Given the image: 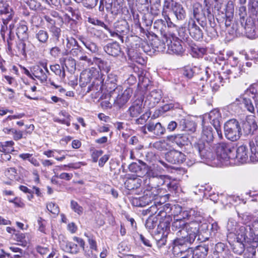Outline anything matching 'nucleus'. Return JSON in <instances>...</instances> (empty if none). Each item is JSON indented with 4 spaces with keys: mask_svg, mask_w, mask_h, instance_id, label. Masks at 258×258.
Wrapping results in <instances>:
<instances>
[{
    "mask_svg": "<svg viewBox=\"0 0 258 258\" xmlns=\"http://www.w3.org/2000/svg\"><path fill=\"white\" fill-rule=\"evenodd\" d=\"M199 229L200 223L197 221H192L189 223H186L185 230L186 234L189 237V239L195 241L196 237L198 236V240L199 238Z\"/></svg>",
    "mask_w": 258,
    "mask_h": 258,
    "instance_id": "obj_20",
    "label": "nucleus"
},
{
    "mask_svg": "<svg viewBox=\"0 0 258 258\" xmlns=\"http://www.w3.org/2000/svg\"><path fill=\"white\" fill-rule=\"evenodd\" d=\"M242 28L241 27L238 21H234L232 23V25L229 26L225 32L227 35L229 36V39H232L235 37L240 36L242 34Z\"/></svg>",
    "mask_w": 258,
    "mask_h": 258,
    "instance_id": "obj_25",
    "label": "nucleus"
},
{
    "mask_svg": "<svg viewBox=\"0 0 258 258\" xmlns=\"http://www.w3.org/2000/svg\"><path fill=\"white\" fill-rule=\"evenodd\" d=\"M224 133L227 140L232 142L238 141L242 135L240 123L235 118L229 119L224 123Z\"/></svg>",
    "mask_w": 258,
    "mask_h": 258,
    "instance_id": "obj_3",
    "label": "nucleus"
},
{
    "mask_svg": "<svg viewBox=\"0 0 258 258\" xmlns=\"http://www.w3.org/2000/svg\"><path fill=\"white\" fill-rule=\"evenodd\" d=\"M246 231L247 229L244 226L239 228L238 231H237L236 239L237 241L251 243V240H257V237H254L250 233L249 234V237H248L246 234Z\"/></svg>",
    "mask_w": 258,
    "mask_h": 258,
    "instance_id": "obj_27",
    "label": "nucleus"
},
{
    "mask_svg": "<svg viewBox=\"0 0 258 258\" xmlns=\"http://www.w3.org/2000/svg\"><path fill=\"white\" fill-rule=\"evenodd\" d=\"M242 102L247 110L252 113H254L255 108L250 99L247 98L245 96L242 98Z\"/></svg>",
    "mask_w": 258,
    "mask_h": 258,
    "instance_id": "obj_47",
    "label": "nucleus"
},
{
    "mask_svg": "<svg viewBox=\"0 0 258 258\" xmlns=\"http://www.w3.org/2000/svg\"><path fill=\"white\" fill-rule=\"evenodd\" d=\"M16 34L20 40H25L28 38V27L25 22L17 25Z\"/></svg>",
    "mask_w": 258,
    "mask_h": 258,
    "instance_id": "obj_34",
    "label": "nucleus"
},
{
    "mask_svg": "<svg viewBox=\"0 0 258 258\" xmlns=\"http://www.w3.org/2000/svg\"><path fill=\"white\" fill-rule=\"evenodd\" d=\"M209 250L208 245L205 243H202L195 247L194 249L192 248L188 247L186 250V252L192 253L191 258H206L208 254Z\"/></svg>",
    "mask_w": 258,
    "mask_h": 258,
    "instance_id": "obj_16",
    "label": "nucleus"
},
{
    "mask_svg": "<svg viewBox=\"0 0 258 258\" xmlns=\"http://www.w3.org/2000/svg\"><path fill=\"white\" fill-rule=\"evenodd\" d=\"M66 47L68 49H72L79 45L77 41L73 37H68Z\"/></svg>",
    "mask_w": 258,
    "mask_h": 258,
    "instance_id": "obj_57",
    "label": "nucleus"
},
{
    "mask_svg": "<svg viewBox=\"0 0 258 258\" xmlns=\"http://www.w3.org/2000/svg\"><path fill=\"white\" fill-rule=\"evenodd\" d=\"M133 90L131 88H127L123 91L122 89L119 93H115L112 92V97L113 99H110L115 105L120 108L123 106L130 99L133 94Z\"/></svg>",
    "mask_w": 258,
    "mask_h": 258,
    "instance_id": "obj_7",
    "label": "nucleus"
},
{
    "mask_svg": "<svg viewBox=\"0 0 258 258\" xmlns=\"http://www.w3.org/2000/svg\"><path fill=\"white\" fill-rule=\"evenodd\" d=\"M144 98L139 96L132 103L127 110L131 118H136V123L138 124L144 123L149 117L147 112H144V105H143Z\"/></svg>",
    "mask_w": 258,
    "mask_h": 258,
    "instance_id": "obj_1",
    "label": "nucleus"
},
{
    "mask_svg": "<svg viewBox=\"0 0 258 258\" xmlns=\"http://www.w3.org/2000/svg\"><path fill=\"white\" fill-rule=\"evenodd\" d=\"M186 222L182 219H175L172 223L171 229L173 231H177L176 234L177 236H180L181 233L186 235V232L185 228L186 226Z\"/></svg>",
    "mask_w": 258,
    "mask_h": 258,
    "instance_id": "obj_26",
    "label": "nucleus"
},
{
    "mask_svg": "<svg viewBox=\"0 0 258 258\" xmlns=\"http://www.w3.org/2000/svg\"><path fill=\"white\" fill-rule=\"evenodd\" d=\"M257 240H251L252 244L246 248L245 255L247 258H253L256 254V248L258 245Z\"/></svg>",
    "mask_w": 258,
    "mask_h": 258,
    "instance_id": "obj_44",
    "label": "nucleus"
},
{
    "mask_svg": "<svg viewBox=\"0 0 258 258\" xmlns=\"http://www.w3.org/2000/svg\"><path fill=\"white\" fill-rule=\"evenodd\" d=\"M194 242V240L189 239V237L186 234L184 235L183 233H181L180 236H178L174 241L175 246H187V244H191Z\"/></svg>",
    "mask_w": 258,
    "mask_h": 258,
    "instance_id": "obj_39",
    "label": "nucleus"
},
{
    "mask_svg": "<svg viewBox=\"0 0 258 258\" xmlns=\"http://www.w3.org/2000/svg\"><path fill=\"white\" fill-rule=\"evenodd\" d=\"M143 25L146 27L151 26L153 23V16L150 13L145 14L142 18Z\"/></svg>",
    "mask_w": 258,
    "mask_h": 258,
    "instance_id": "obj_48",
    "label": "nucleus"
},
{
    "mask_svg": "<svg viewBox=\"0 0 258 258\" xmlns=\"http://www.w3.org/2000/svg\"><path fill=\"white\" fill-rule=\"evenodd\" d=\"M189 48L191 52H192V55H199L200 53L202 52L203 49L200 48L198 45H196L194 43L189 44Z\"/></svg>",
    "mask_w": 258,
    "mask_h": 258,
    "instance_id": "obj_64",
    "label": "nucleus"
},
{
    "mask_svg": "<svg viewBox=\"0 0 258 258\" xmlns=\"http://www.w3.org/2000/svg\"><path fill=\"white\" fill-rule=\"evenodd\" d=\"M49 74V72L47 68L46 63H42V67L35 66L32 68L33 76L39 79L41 83L46 82L47 75Z\"/></svg>",
    "mask_w": 258,
    "mask_h": 258,
    "instance_id": "obj_15",
    "label": "nucleus"
},
{
    "mask_svg": "<svg viewBox=\"0 0 258 258\" xmlns=\"http://www.w3.org/2000/svg\"><path fill=\"white\" fill-rule=\"evenodd\" d=\"M242 34L247 38L253 39L256 35L254 20L251 17H246L245 19L240 21Z\"/></svg>",
    "mask_w": 258,
    "mask_h": 258,
    "instance_id": "obj_8",
    "label": "nucleus"
},
{
    "mask_svg": "<svg viewBox=\"0 0 258 258\" xmlns=\"http://www.w3.org/2000/svg\"><path fill=\"white\" fill-rule=\"evenodd\" d=\"M179 127L182 131H184L192 133L196 131V124L193 121L187 120L185 119H181L179 123Z\"/></svg>",
    "mask_w": 258,
    "mask_h": 258,
    "instance_id": "obj_32",
    "label": "nucleus"
},
{
    "mask_svg": "<svg viewBox=\"0 0 258 258\" xmlns=\"http://www.w3.org/2000/svg\"><path fill=\"white\" fill-rule=\"evenodd\" d=\"M117 76L114 74H109L108 75L107 79L105 81L104 85H102V88L105 87L107 91L112 93L114 92L115 93H119L122 90V86H117Z\"/></svg>",
    "mask_w": 258,
    "mask_h": 258,
    "instance_id": "obj_13",
    "label": "nucleus"
},
{
    "mask_svg": "<svg viewBox=\"0 0 258 258\" xmlns=\"http://www.w3.org/2000/svg\"><path fill=\"white\" fill-rule=\"evenodd\" d=\"M14 239H15L18 242H20L21 243L20 245L23 246H26V241H25V235L24 233H21L20 232H17L15 233H14Z\"/></svg>",
    "mask_w": 258,
    "mask_h": 258,
    "instance_id": "obj_52",
    "label": "nucleus"
},
{
    "mask_svg": "<svg viewBox=\"0 0 258 258\" xmlns=\"http://www.w3.org/2000/svg\"><path fill=\"white\" fill-rule=\"evenodd\" d=\"M34 38L41 44H46L47 42L49 34L48 32L44 30L36 31Z\"/></svg>",
    "mask_w": 258,
    "mask_h": 258,
    "instance_id": "obj_40",
    "label": "nucleus"
},
{
    "mask_svg": "<svg viewBox=\"0 0 258 258\" xmlns=\"http://www.w3.org/2000/svg\"><path fill=\"white\" fill-rule=\"evenodd\" d=\"M125 187L130 190L139 188L141 186V179L139 178L128 179L124 183Z\"/></svg>",
    "mask_w": 258,
    "mask_h": 258,
    "instance_id": "obj_42",
    "label": "nucleus"
},
{
    "mask_svg": "<svg viewBox=\"0 0 258 258\" xmlns=\"http://www.w3.org/2000/svg\"><path fill=\"white\" fill-rule=\"evenodd\" d=\"M71 207L75 213H77L79 215H82L83 213V208L82 207L80 206L77 202L74 200H72L71 202Z\"/></svg>",
    "mask_w": 258,
    "mask_h": 258,
    "instance_id": "obj_51",
    "label": "nucleus"
},
{
    "mask_svg": "<svg viewBox=\"0 0 258 258\" xmlns=\"http://www.w3.org/2000/svg\"><path fill=\"white\" fill-rule=\"evenodd\" d=\"M47 209L53 214H58L59 212L58 206L54 203L51 202L47 205Z\"/></svg>",
    "mask_w": 258,
    "mask_h": 258,
    "instance_id": "obj_59",
    "label": "nucleus"
},
{
    "mask_svg": "<svg viewBox=\"0 0 258 258\" xmlns=\"http://www.w3.org/2000/svg\"><path fill=\"white\" fill-rule=\"evenodd\" d=\"M208 117L210 123L214 127L217 128L221 126L220 121L222 117L219 110L216 109L212 110L209 113Z\"/></svg>",
    "mask_w": 258,
    "mask_h": 258,
    "instance_id": "obj_30",
    "label": "nucleus"
},
{
    "mask_svg": "<svg viewBox=\"0 0 258 258\" xmlns=\"http://www.w3.org/2000/svg\"><path fill=\"white\" fill-rule=\"evenodd\" d=\"M217 21L218 22L220 27H222V24H223V22L224 26L225 27V29L229 27L232 25V23H231V20L230 19V16H227L226 15H225V17L223 18L222 21H221L219 18H217Z\"/></svg>",
    "mask_w": 258,
    "mask_h": 258,
    "instance_id": "obj_55",
    "label": "nucleus"
},
{
    "mask_svg": "<svg viewBox=\"0 0 258 258\" xmlns=\"http://www.w3.org/2000/svg\"><path fill=\"white\" fill-rule=\"evenodd\" d=\"M50 32L51 34V39L56 44L59 41L61 35V29L55 26H51Z\"/></svg>",
    "mask_w": 258,
    "mask_h": 258,
    "instance_id": "obj_45",
    "label": "nucleus"
},
{
    "mask_svg": "<svg viewBox=\"0 0 258 258\" xmlns=\"http://www.w3.org/2000/svg\"><path fill=\"white\" fill-rule=\"evenodd\" d=\"M24 41L25 40H20L17 44V48L20 54L24 56H26V43L24 42Z\"/></svg>",
    "mask_w": 258,
    "mask_h": 258,
    "instance_id": "obj_58",
    "label": "nucleus"
},
{
    "mask_svg": "<svg viewBox=\"0 0 258 258\" xmlns=\"http://www.w3.org/2000/svg\"><path fill=\"white\" fill-rule=\"evenodd\" d=\"M158 196V191L154 190V191L150 190L149 189L144 192V195L141 197H140L141 203L142 207L151 204L152 202L156 200V197Z\"/></svg>",
    "mask_w": 258,
    "mask_h": 258,
    "instance_id": "obj_23",
    "label": "nucleus"
},
{
    "mask_svg": "<svg viewBox=\"0 0 258 258\" xmlns=\"http://www.w3.org/2000/svg\"><path fill=\"white\" fill-rule=\"evenodd\" d=\"M249 147L251 152L250 159L251 161H258V136L255 137V142H249Z\"/></svg>",
    "mask_w": 258,
    "mask_h": 258,
    "instance_id": "obj_37",
    "label": "nucleus"
},
{
    "mask_svg": "<svg viewBox=\"0 0 258 258\" xmlns=\"http://www.w3.org/2000/svg\"><path fill=\"white\" fill-rule=\"evenodd\" d=\"M166 186L169 191L171 192H175L178 188V183L175 180L170 181L169 182L167 181Z\"/></svg>",
    "mask_w": 258,
    "mask_h": 258,
    "instance_id": "obj_50",
    "label": "nucleus"
},
{
    "mask_svg": "<svg viewBox=\"0 0 258 258\" xmlns=\"http://www.w3.org/2000/svg\"><path fill=\"white\" fill-rule=\"evenodd\" d=\"M166 139L167 141L176 144L180 148L188 145L190 142L188 136L184 134L168 136L167 137Z\"/></svg>",
    "mask_w": 258,
    "mask_h": 258,
    "instance_id": "obj_18",
    "label": "nucleus"
},
{
    "mask_svg": "<svg viewBox=\"0 0 258 258\" xmlns=\"http://www.w3.org/2000/svg\"><path fill=\"white\" fill-rule=\"evenodd\" d=\"M236 158L241 163L245 162L248 159L247 149L245 146H239L236 150Z\"/></svg>",
    "mask_w": 258,
    "mask_h": 258,
    "instance_id": "obj_38",
    "label": "nucleus"
},
{
    "mask_svg": "<svg viewBox=\"0 0 258 258\" xmlns=\"http://www.w3.org/2000/svg\"><path fill=\"white\" fill-rule=\"evenodd\" d=\"M14 15L13 8L7 3L3 4V8L0 10V16L5 25H7L12 19Z\"/></svg>",
    "mask_w": 258,
    "mask_h": 258,
    "instance_id": "obj_21",
    "label": "nucleus"
},
{
    "mask_svg": "<svg viewBox=\"0 0 258 258\" xmlns=\"http://www.w3.org/2000/svg\"><path fill=\"white\" fill-rule=\"evenodd\" d=\"M249 93H250L252 95H254L252 96V98L253 99L255 97H257V95L258 96V84H253L251 85L249 88L246 91L244 96L246 94H248Z\"/></svg>",
    "mask_w": 258,
    "mask_h": 258,
    "instance_id": "obj_56",
    "label": "nucleus"
},
{
    "mask_svg": "<svg viewBox=\"0 0 258 258\" xmlns=\"http://www.w3.org/2000/svg\"><path fill=\"white\" fill-rule=\"evenodd\" d=\"M50 69L58 77V79L60 81H62L66 77L65 71L64 68L61 69L60 65L58 64L51 65Z\"/></svg>",
    "mask_w": 258,
    "mask_h": 258,
    "instance_id": "obj_41",
    "label": "nucleus"
},
{
    "mask_svg": "<svg viewBox=\"0 0 258 258\" xmlns=\"http://www.w3.org/2000/svg\"><path fill=\"white\" fill-rule=\"evenodd\" d=\"M251 235H253L254 237H257L258 240V221H255L253 222L252 226L248 228Z\"/></svg>",
    "mask_w": 258,
    "mask_h": 258,
    "instance_id": "obj_60",
    "label": "nucleus"
},
{
    "mask_svg": "<svg viewBox=\"0 0 258 258\" xmlns=\"http://www.w3.org/2000/svg\"><path fill=\"white\" fill-rule=\"evenodd\" d=\"M97 72L94 70H85L83 71L80 77V84L81 87H86V86L92 82V84L88 87L87 92L91 91H96L99 92L102 89V83L100 79L97 78Z\"/></svg>",
    "mask_w": 258,
    "mask_h": 258,
    "instance_id": "obj_2",
    "label": "nucleus"
},
{
    "mask_svg": "<svg viewBox=\"0 0 258 258\" xmlns=\"http://www.w3.org/2000/svg\"><path fill=\"white\" fill-rule=\"evenodd\" d=\"M66 249L70 252L76 254L79 252V248L77 244L72 242H67L66 243Z\"/></svg>",
    "mask_w": 258,
    "mask_h": 258,
    "instance_id": "obj_49",
    "label": "nucleus"
},
{
    "mask_svg": "<svg viewBox=\"0 0 258 258\" xmlns=\"http://www.w3.org/2000/svg\"><path fill=\"white\" fill-rule=\"evenodd\" d=\"M114 30L120 34V36L125 35L129 32V26L125 20H121L114 24Z\"/></svg>",
    "mask_w": 258,
    "mask_h": 258,
    "instance_id": "obj_33",
    "label": "nucleus"
},
{
    "mask_svg": "<svg viewBox=\"0 0 258 258\" xmlns=\"http://www.w3.org/2000/svg\"><path fill=\"white\" fill-rule=\"evenodd\" d=\"M165 128L160 122L152 120H149L142 127V131L144 134H147L148 132H150L156 136H161L165 133Z\"/></svg>",
    "mask_w": 258,
    "mask_h": 258,
    "instance_id": "obj_10",
    "label": "nucleus"
},
{
    "mask_svg": "<svg viewBox=\"0 0 258 258\" xmlns=\"http://www.w3.org/2000/svg\"><path fill=\"white\" fill-rule=\"evenodd\" d=\"M188 33L196 40H200L203 38V33L200 28L196 24L195 21L191 19L188 24Z\"/></svg>",
    "mask_w": 258,
    "mask_h": 258,
    "instance_id": "obj_19",
    "label": "nucleus"
},
{
    "mask_svg": "<svg viewBox=\"0 0 258 258\" xmlns=\"http://www.w3.org/2000/svg\"><path fill=\"white\" fill-rule=\"evenodd\" d=\"M166 43L167 47V53L179 54L182 52L183 48L179 40L172 42V40L167 38Z\"/></svg>",
    "mask_w": 258,
    "mask_h": 258,
    "instance_id": "obj_24",
    "label": "nucleus"
},
{
    "mask_svg": "<svg viewBox=\"0 0 258 258\" xmlns=\"http://www.w3.org/2000/svg\"><path fill=\"white\" fill-rule=\"evenodd\" d=\"M44 0H28L27 4L31 10L35 11H41L45 9L42 6Z\"/></svg>",
    "mask_w": 258,
    "mask_h": 258,
    "instance_id": "obj_43",
    "label": "nucleus"
},
{
    "mask_svg": "<svg viewBox=\"0 0 258 258\" xmlns=\"http://www.w3.org/2000/svg\"><path fill=\"white\" fill-rule=\"evenodd\" d=\"M167 161L171 164H180L185 162L187 165L190 166L195 163V160H187L185 155L182 152L177 150H171L165 154Z\"/></svg>",
    "mask_w": 258,
    "mask_h": 258,
    "instance_id": "obj_6",
    "label": "nucleus"
},
{
    "mask_svg": "<svg viewBox=\"0 0 258 258\" xmlns=\"http://www.w3.org/2000/svg\"><path fill=\"white\" fill-rule=\"evenodd\" d=\"M167 176L162 175H158L154 172H149V178L146 179V183L151 188L150 190L154 191L157 190V188L159 186L165 184L166 182V178Z\"/></svg>",
    "mask_w": 258,
    "mask_h": 258,
    "instance_id": "obj_9",
    "label": "nucleus"
},
{
    "mask_svg": "<svg viewBox=\"0 0 258 258\" xmlns=\"http://www.w3.org/2000/svg\"><path fill=\"white\" fill-rule=\"evenodd\" d=\"M208 12L211 13L207 5H206V8H203L199 3L195 4L193 6L194 17L199 24L203 27L206 25L207 19L209 18L210 14L208 13Z\"/></svg>",
    "mask_w": 258,
    "mask_h": 258,
    "instance_id": "obj_5",
    "label": "nucleus"
},
{
    "mask_svg": "<svg viewBox=\"0 0 258 258\" xmlns=\"http://www.w3.org/2000/svg\"><path fill=\"white\" fill-rule=\"evenodd\" d=\"M210 14L209 16L208 21L209 24L206 26V31L207 34L211 38H216L218 36V33L217 31V24L215 21L214 15L211 13L208 12Z\"/></svg>",
    "mask_w": 258,
    "mask_h": 258,
    "instance_id": "obj_22",
    "label": "nucleus"
},
{
    "mask_svg": "<svg viewBox=\"0 0 258 258\" xmlns=\"http://www.w3.org/2000/svg\"><path fill=\"white\" fill-rule=\"evenodd\" d=\"M216 250L219 253L218 257L220 258V256L224 257V254H226L227 252V250H225V245L224 243L219 242L216 245Z\"/></svg>",
    "mask_w": 258,
    "mask_h": 258,
    "instance_id": "obj_54",
    "label": "nucleus"
},
{
    "mask_svg": "<svg viewBox=\"0 0 258 258\" xmlns=\"http://www.w3.org/2000/svg\"><path fill=\"white\" fill-rule=\"evenodd\" d=\"M172 11L178 20H182L185 18V11L180 4L173 3L172 4Z\"/></svg>",
    "mask_w": 258,
    "mask_h": 258,
    "instance_id": "obj_35",
    "label": "nucleus"
},
{
    "mask_svg": "<svg viewBox=\"0 0 258 258\" xmlns=\"http://www.w3.org/2000/svg\"><path fill=\"white\" fill-rule=\"evenodd\" d=\"M241 131L245 135L252 134L257 129V125L254 116H247L245 120L241 122Z\"/></svg>",
    "mask_w": 258,
    "mask_h": 258,
    "instance_id": "obj_12",
    "label": "nucleus"
},
{
    "mask_svg": "<svg viewBox=\"0 0 258 258\" xmlns=\"http://www.w3.org/2000/svg\"><path fill=\"white\" fill-rule=\"evenodd\" d=\"M194 148L202 159L212 160L214 158L212 144L206 143L203 140H199L194 144Z\"/></svg>",
    "mask_w": 258,
    "mask_h": 258,
    "instance_id": "obj_4",
    "label": "nucleus"
},
{
    "mask_svg": "<svg viewBox=\"0 0 258 258\" xmlns=\"http://www.w3.org/2000/svg\"><path fill=\"white\" fill-rule=\"evenodd\" d=\"M244 242L236 241L233 244L232 249L233 251L238 254H241L244 251Z\"/></svg>",
    "mask_w": 258,
    "mask_h": 258,
    "instance_id": "obj_46",
    "label": "nucleus"
},
{
    "mask_svg": "<svg viewBox=\"0 0 258 258\" xmlns=\"http://www.w3.org/2000/svg\"><path fill=\"white\" fill-rule=\"evenodd\" d=\"M88 21L89 23L95 25L100 26L104 29H108V26L106 25L103 21L94 18H88Z\"/></svg>",
    "mask_w": 258,
    "mask_h": 258,
    "instance_id": "obj_53",
    "label": "nucleus"
},
{
    "mask_svg": "<svg viewBox=\"0 0 258 258\" xmlns=\"http://www.w3.org/2000/svg\"><path fill=\"white\" fill-rule=\"evenodd\" d=\"M91 157L93 162L96 163L97 162L98 158L101 156L103 152L101 150H97L95 149H91Z\"/></svg>",
    "mask_w": 258,
    "mask_h": 258,
    "instance_id": "obj_62",
    "label": "nucleus"
},
{
    "mask_svg": "<svg viewBox=\"0 0 258 258\" xmlns=\"http://www.w3.org/2000/svg\"><path fill=\"white\" fill-rule=\"evenodd\" d=\"M104 49L107 54L114 57L118 56L121 52L120 45L117 42L107 44L104 46Z\"/></svg>",
    "mask_w": 258,
    "mask_h": 258,
    "instance_id": "obj_29",
    "label": "nucleus"
},
{
    "mask_svg": "<svg viewBox=\"0 0 258 258\" xmlns=\"http://www.w3.org/2000/svg\"><path fill=\"white\" fill-rule=\"evenodd\" d=\"M59 62L62 66V68H64V67H65L69 72L72 73L76 70V60L72 57H62L59 59Z\"/></svg>",
    "mask_w": 258,
    "mask_h": 258,
    "instance_id": "obj_28",
    "label": "nucleus"
},
{
    "mask_svg": "<svg viewBox=\"0 0 258 258\" xmlns=\"http://www.w3.org/2000/svg\"><path fill=\"white\" fill-rule=\"evenodd\" d=\"M157 225L156 218H149L146 222L145 226L149 229H153Z\"/></svg>",
    "mask_w": 258,
    "mask_h": 258,
    "instance_id": "obj_61",
    "label": "nucleus"
},
{
    "mask_svg": "<svg viewBox=\"0 0 258 258\" xmlns=\"http://www.w3.org/2000/svg\"><path fill=\"white\" fill-rule=\"evenodd\" d=\"M214 140V131L211 126L203 125L201 139L203 142L212 144Z\"/></svg>",
    "mask_w": 258,
    "mask_h": 258,
    "instance_id": "obj_31",
    "label": "nucleus"
},
{
    "mask_svg": "<svg viewBox=\"0 0 258 258\" xmlns=\"http://www.w3.org/2000/svg\"><path fill=\"white\" fill-rule=\"evenodd\" d=\"M105 7L107 12H110L114 15L120 13L123 4V0H104Z\"/></svg>",
    "mask_w": 258,
    "mask_h": 258,
    "instance_id": "obj_17",
    "label": "nucleus"
},
{
    "mask_svg": "<svg viewBox=\"0 0 258 258\" xmlns=\"http://www.w3.org/2000/svg\"><path fill=\"white\" fill-rule=\"evenodd\" d=\"M161 98V90L155 89L147 95L144 106H146L149 109L153 108L160 102Z\"/></svg>",
    "mask_w": 258,
    "mask_h": 258,
    "instance_id": "obj_11",
    "label": "nucleus"
},
{
    "mask_svg": "<svg viewBox=\"0 0 258 258\" xmlns=\"http://www.w3.org/2000/svg\"><path fill=\"white\" fill-rule=\"evenodd\" d=\"M178 35L181 39V41H188V33L186 32L185 28H181L178 31ZM190 40H189V41Z\"/></svg>",
    "mask_w": 258,
    "mask_h": 258,
    "instance_id": "obj_63",
    "label": "nucleus"
},
{
    "mask_svg": "<svg viewBox=\"0 0 258 258\" xmlns=\"http://www.w3.org/2000/svg\"><path fill=\"white\" fill-rule=\"evenodd\" d=\"M231 152L232 148L228 144L221 142L217 144L216 153L218 158L225 160L231 158Z\"/></svg>",
    "mask_w": 258,
    "mask_h": 258,
    "instance_id": "obj_14",
    "label": "nucleus"
},
{
    "mask_svg": "<svg viewBox=\"0 0 258 258\" xmlns=\"http://www.w3.org/2000/svg\"><path fill=\"white\" fill-rule=\"evenodd\" d=\"M86 48L92 53H96L99 50V47L96 43L93 42L91 39L80 37L79 39Z\"/></svg>",
    "mask_w": 258,
    "mask_h": 258,
    "instance_id": "obj_36",
    "label": "nucleus"
}]
</instances>
